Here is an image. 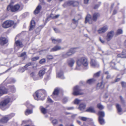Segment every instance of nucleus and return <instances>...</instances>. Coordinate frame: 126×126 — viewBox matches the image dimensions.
I'll use <instances>...</instances> for the list:
<instances>
[{"label": "nucleus", "mask_w": 126, "mask_h": 126, "mask_svg": "<svg viewBox=\"0 0 126 126\" xmlns=\"http://www.w3.org/2000/svg\"><path fill=\"white\" fill-rule=\"evenodd\" d=\"M77 66L75 69L80 70V66L82 65L84 69H87L88 68V62L87 58L85 57H80L78 59L77 61Z\"/></svg>", "instance_id": "obj_1"}, {"label": "nucleus", "mask_w": 126, "mask_h": 126, "mask_svg": "<svg viewBox=\"0 0 126 126\" xmlns=\"http://www.w3.org/2000/svg\"><path fill=\"white\" fill-rule=\"evenodd\" d=\"M46 94V92L45 90H41L36 91L33 95L34 99L36 100H43Z\"/></svg>", "instance_id": "obj_2"}, {"label": "nucleus", "mask_w": 126, "mask_h": 126, "mask_svg": "<svg viewBox=\"0 0 126 126\" xmlns=\"http://www.w3.org/2000/svg\"><path fill=\"white\" fill-rule=\"evenodd\" d=\"M20 7V6L19 4H17L13 6L10 4L7 6V9L8 11L10 10L11 12H15L18 11Z\"/></svg>", "instance_id": "obj_3"}, {"label": "nucleus", "mask_w": 126, "mask_h": 126, "mask_svg": "<svg viewBox=\"0 0 126 126\" xmlns=\"http://www.w3.org/2000/svg\"><path fill=\"white\" fill-rule=\"evenodd\" d=\"M14 21L11 20H7L4 21L2 24V27L5 29L11 27L14 23Z\"/></svg>", "instance_id": "obj_4"}, {"label": "nucleus", "mask_w": 126, "mask_h": 126, "mask_svg": "<svg viewBox=\"0 0 126 126\" xmlns=\"http://www.w3.org/2000/svg\"><path fill=\"white\" fill-rule=\"evenodd\" d=\"M25 105L27 108V109L26 110L25 112V114L26 115L31 114L33 113V110L32 106L29 104V102H27L26 104Z\"/></svg>", "instance_id": "obj_5"}, {"label": "nucleus", "mask_w": 126, "mask_h": 126, "mask_svg": "<svg viewBox=\"0 0 126 126\" xmlns=\"http://www.w3.org/2000/svg\"><path fill=\"white\" fill-rule=\"evenodd\" d=\"M10 98L8 97L2 101L0 103V107L1 108H6L7 105L10 102Z\"/></svg>", "instance_id": "obj_6"}, {"label": "nucleus", "mask_w": 126, "mask_h": 126, "mask_svg": "<svg viewBox=\"0 0 126 126\" xmlns=\"http://www.w3.org/2000/svg\"><path fill=\"white\" fill-rule=\"evenodd\" d=\"M73 92V95H81L83 94L81 92V90L78 86H75L74 88Z\"/></svg>", "instance_id": "obj_7"}, {"label": "nucleus", "mask_w": 126, "mask_h": 126, "mask_svg": "<svg viewBox=\"0 0 126 126\" xmlns=\"http://www.w3.org/2000/svg\"><path fill=\"white\" fill-rule=\"evenodd\" d=\"M114 35V32L113 31H111L109 32L107 35L106 39L108 41H110L113 38Z\"/></svg>", "instance_id": "obj_8"}, {"label": "nucleus", "mask_w": 126, "mask_h": 126, "mask_svg": "<svg viewBox=\"0 0 126 126\" xmlns=\"http://www.w3.org/2000/svg\"><path fill=\"white\" fill-rule=\"evenodd\" d=\"M118 62L117 59H113L109 63L110 67L112 69H117L116 65Z\"/></svg>", "instance_id": "obj_9"}, {"label": "nucleus", "mask_w": 126, "mask_h": 126, "mask_svg": "<svg viewBox=\"0 0 126 126\" xmlns=\"http://www.w3.org/2000/svg\"><path fill=\"white\" fill-rule=\"evenodd\" d=\"M23 46V44L22 42L20 40H18L16 41L15 43V47H14L15 51H16L18 49H17L18 47H21Z\"/></svg>", "instance_id": "obj_10"}, {"label": "nucleus", "mask_w": 126, "mask_h": 126, "mask_svg": "<svg viewBox=\"0 0 126 126\" xmlns=\"http://www.w3.org/2000/svg\"><path fill=\"white\" fill-rule=\"evenodd\" d=\"M90 64L91 66L94 68H97L99 67V65L97 62L93 59H91Z\"/></svg>", "instance_id": "obj_11"}, {"label": "nucleus", "mask_w": 126, "mask_h": 126, "mask_svg": "<svg viewBox=\"0 0 126 126\" xmlns=\"http://www.w3.org/2000/svg\"><path fill=\"white\" fill-rule=\"evenodd\" d=\"M108 26L106 25L103 27L100 28L98 30V32L99 34H101L105 32L108 30Z\"/></svg>", "instance_id": "obj_12"}, {"label": "nucleus", "mask_w": 126, "mask_h": 126, "mask_svg": "<svg viewBox=\"0 0 126 126\" xmlns=\"http://www.w3.org/2000/svg\"><path fill=\"white\" fill-rule=\"evenodd\" d=\"M8 92V89L4 87H0V96L3 94H6Z\"/></svg>", "instance_id": "obj_13"}, {"label": "nucleus", "mask_w": 126, "mask_h": 126, "mask_svg": "<svg viewBox=\"0 0 126 126\" xmlns=\"http://www.w3.org/2000/svg\"><path fill=\"white\" fill-rule=\"evenodd\" d=\"M88 22L90 24H91L92 23L91 16L89 14H88L86 16L85 21V23H87Z\"/></svg>", "instance_id": "obj_14"}, {"label": "nucleus", "mask_w": 126, "mask_h": 126, "mask_svg": "<svg viewBox=\"0 0 126 126\" xmlns=\"http://www.w3.org/2000/svg\"><path fill=\"white\" fill-rule=\"evenodd\" d=\"M11 119V118L7 115L5 116L0 120V122L2 123H5L7 122L8 120Z\"/></svg>", "instance_id": "obj_15"}, {"label": "nucleus", "mask_w": 126, "mask_h": 126, "mask_svg": "<svg viewBox=\"0 0 126 126\" xmlns=\"http://www.w3.org/2000/svg\"><path fill=\"white\" fill-rule=\"evenodd\" d=\"M75 63V61L73 59H69L67 60V64L70 67H72L73 66Z\"/></svg>", "instance_id": "obj_16"}, {"label": "nucleus", "mask_w": 126, "mask_h": 126, "mask_svg": "<svg viewBox=\"0 0 126 126\" xmlns=\"http://www.w3.org/2000/svg\"><path fill=\"white\" fill-rule=\"evenodd\" d=\"M8 42L6 38L3 37H1L0 38V43L2 45H3L6 44Z\"/></svg>", "instance_id": "obj_17"}, {"label": "nucleus", "mask_w": 126, "mask_h": 126, "mask_svg": "<svg viewBox=\"0 0 126 126\" xmlns=\"http://www.w3.org/2000/svg\"><path fill=\"white\" fill-rule=\"evenodd\" d=\"M60 90V89L59 88H57L55 89L53 93V94L52 95V97L53 98L55 99V96H57L58 95Z\"/></svg>", "instance_id": "obj_18"}, {"label": "nucleus", "mask_w": 126, "mask_h": 126, "mask_svg": "<svg viewBox=\"0 0 126 126\" xmlns=\"http://www.w3.org/2000/svg\"><path fill=\"white\" fill-rule=\"evenodd\" d=\"M117 58H126V50H123L122 54H118L117 56Z\"/></svg>", "instance_id": "obj_19"}, {"label": "nucleus", "mask_w": 126, "mask_h": 126, "mask_svg": "<svg viewBox=\"0 0 126 126\" xmlns=\"http://www.w3.org/2000/svg\"><path fill=\"white\" fill-rule=\"evenodd\" d=\"M46 70V69L45 68L40 70L38 73V75L39 77L40 78H42L45 73Z\"/></svg>", "instance_id": "obj_20"}, {"label": "nucleus", "mask_w": 126, "mask_h": 126, "mask_svg": "<svg viewBox=\"0 0 126 126\" xmlns=\"http://www.w3.org/2000/svg\"><path fill=\"white\" fill-rule=\"evenodd\" d=\"M73 0H69L67 1L66 2L64 3L63 5V6L64 7H66L67 6H69L70 5H73V3H74Z\"/></svg>", "instance_id": "obj_21"}, {"label": "nucleus", "mask_w": 126, "mask_h": 126, "mask_svg": "<svg viewBox=\"0 0 126 126\" xmlns=\"http://www.w3.org/2000/svg\"><path fill=\"white\" fill-rule=\"evenodd\" d=\"M74 50L73 49L71 48L67 52V53L63 56L65 58H66L67 57V56H69L72 55V54L75 53V51H73V50Z\"/></svg>", "instance_id": "obj_22"}, {"label": "nucleus", "mask_w": 126, "mask_h": 126, "mask_svg": "<svg viewBox=\"0 0 126 126\" xmlns=\"http://www.w3.org/2000/svg\"><path fill=\"white\" fill-rule=\"evenodd\" d=\"M86 107V105L84 103L80 104L78 109L80 111L83 112L84 110L85 109Z\"/></svg>", "instance_id": "obj_23"}, {"label": "nucleus", "mask_w": 126, "mask_h": 126, "mask_svg": "<svg viewBox=\"0 0 126 126\" xmlns=\"http://www.w3.org/2000/svg\"><path fill=\"white\" fill-rule=\"evenodd\" d=\"M116 107L118 113L120 115L121 114H122L121 112L122 111V110L121 106L119 104H116Z\"/></svg>", "instance_id": "obj_24"}, {"label": "nucleus", "mask_w": 126, "mask_h": 126, "mask_svg": "<svg viewBox=\"0 0 126 126\" xmlns=\"http://www.w3.org/2000/svg\"><path fill=\"white\" fill-rule=\"evenodd\" d=\"M104 87V85L103 84L102 81L100 83H98L97 85L96 88L97 89H102Z\"/></svg>", "instance_id": "obj_25"}, {"label": "nucleus", "mask_w": 126, "mask_h": 126, "mask_svg": "<svg viewBox=\"0 0 126 126\" xmlns=\"http://www.w3.org/2000/svg\"><path fill=\"white\" fill-rule=\"evenodd\" d=\"M61 48V47L60 46L57 45L51 49L50 50V52L55 51L58 50L60 49Z\"/></svg>", "instance_id": "obj_26"}, {"label": "nucleus", "mask_w": 126, "mask_h": 126, "mask_svg": "<svg viewBox=\"0 0 126 126\" xmlns=\"http://www.w3.org/2000/svg\"><path fill=\"white\" fill-rule=\"evenodd\" d=\"M35 24L34 21L33 20H32L30 23V26L29 29V31L32 30L34 28Z\"/></svg>", "instance_id": "obj_27"}, {"label": "nucleus", "mask_w": 126, "mask_h": 126, "mask_svg": "<svg viewBox=\"0 0 126 126\" xmlns=\"http://www.w3.org/2000/svg\"><path fill=\"white\" fill-rule=\"evenodd\" d=\"M42 8L41 6L40 5H38L36 7V9L34 11V13L35 14L38 13L40 12Z\"/></svg>", "instance_id": "obj_28"}, {"label": "nucleus", "mask_w": 126, "mask_h": 126, "mask_svg": "<svg viewBox=\"0 0 126 126\" xmlns=\"http://www.w3.org/2000/svg\"><path fill=\"white\" fill-rule=\"evenodd\" d=\"M57 77L62 79H63L64 78V77L63 75V73L62 71L61 70L58 73Z\"/></svg>", "instance_id": "obj_29"}, {"label": "nucleus", "mask_w": 126, "mask_h": 126, "mask_svg": "<svg viewBox=\"0 0 126 126\" xmlns=\"http://www.w3.org/2000/svg\"><path fill=\"white\" fill-rule=\"evenodd\" d=\"M99 14L98 13H94L93 15V20L94 21H96L97 18L99 16Z\"/></svg>", "instance_id": "obj_30"}, {"label": "nucleus", "mask_w": 126, "mask_h": 126, "mask_svg": "<svg viewBox=\"0 0 126 126\" xmlns=\"http://www.w3.org/2000/svg\"><path fill=\"white\" fill-rule=\"evenodd\" d=\"M98 118H103L105 116V113L104 111H99L98 112Z\"/></svg>", "instance_id": "obj_31"}, {"label": "nucleus", "mask_w": 126, "mask_h": 126, "mask_svg": "<svg viewBox=\"0 0 126 126\" xmlns=\"http://www.w3.org/2000/svg\"><path fill=\"white\" fill-rule=\"evenodd\" d=\"M79 19V18H78L77 17H75L72 20V23L76 24H77Z\"/></svg>", "instance_id": "obj_32"}, {"label": "nucleus", "mask_w": 126, "mask_h": 126, "mask_svg": "<svg viewBox=\"0 0 126 126\" xmlns=\"http://www.w3.org/2000/svg\"><path fill=\"white\" fill-rule=\"evenodd\" d=\"M52 43L54 44H58L60 43L61 42V39H51Z\"/></svg>", "instance_id": "obj_33"}, {"label": "nucleus", "mask_w": 126, "mask_h": 126, "mask_svg": "<svg viewBox=\"0 0 126 126\" xmlns=\"http://www.w3.org/2000/svg\"><path fill=\"white\" fill-rule=\"evenodd\" d=\"M86 111L87 112H89L91 113H95V111L94 110V108L93 107H90L88 108L86 110Z\"/></svg>", "instance_id": "obj_34"}, {"label": "nucleus", "mask_w": 126, "mask_h": 126, "mask_svg": "<svg viewBox=\"0 0 126 126\" xmlns=\"http://www.w3.org/2000/svg\"><path fill=\"white\" fill-rule=\"evenodd\" d=\"M98 120L100 124L101 125H103L105 123V120L103 118H98Z\"/></svg>", "instance_id": "obj_35"}, {"label": "nucleus", "mask_w": 126, "mask_h": 126, "mask_svg": "<svg viewBox=\"0 0 126 126\" xmlns=\"http://www.w3.org/2000/svg\"><path fill=\"white\" fill-rule=\"evenodd\" d=\"M95 80L94 79H91L88 80L87 81V83L89 84H91L94 83L95 81Z\"/></svg>", "instance_id": "obj_36"}, {"label": "nucleus", "mask_w": 126, "mask_h": 126, "mask_svg": "<svg viewBox=\"0 0 126 126\" xmlns=\"http://www.w3.org/2000/svg\"><path fill=\"white\" fill-rule=\"evenodd\" d=\"M101 71H99L98 72L94 74V77H99L101 73Z\"/></svg>", "instance_id": "obj_37"}, {"label": "nucleus", "mask_w": 126, "mask_h": 126, "mask_svg": "<svg viewBox=\"0 0 126 126\" xmlns=\"http://www.w3.org/2000/svg\"><path fill=\"white\" fill-rule=\"evenodd\" d=\"M97 108L100 110H102L104 109V107L101 104H98L97 105Z\"/></svg>", "instance_id": "obj_38"}, {"label": "nucleus", "mask_w": 126, "mask_h": 126, "mask_svg": "<svg viewBox=\"0 0 126 126\" xmlns=\"http://www.w3.org/2000/svg\"><path fill=\"white\" fill-rule=\"evenodd\" d=\"M9 89L13 92H14L16 91V88L14 86H10Z\"/></svg>", "instance_id": "obj_39"}, {"label": "nucleus", "mask_w": 126, "mask_h": 126, "mask_svg": "<svg viewBox=\"0 0 126 126\" xmlns=\"http://www.w3.org/2000/svg\"><path fill=\"white\" fill-rule=\"evenodd\" d=\"M41 110L42 113L43 114H45L47 112V110L45 108L42 107L41 109Z\"/></svg>", "instance_id": "obj_40"}, {"label": "nucleus", "mask_w": 126, "mask_h": 126, "mask_svg": "<svg viewBox=\"0 0 126 126\" xmlns=\"http://www.w3.org/2000/svg\"><path fill=\"white\" fill-rule=\"evenodd\" d=\"M123 33V31L122 29H118L117 32L116 34L117 35H119Z\"/></svg>", "instance_id": "obj_41"}, {"label": "nucleus", "mask_w": 126, "mask_h": 126, "mask_svg": "<svg viewBox=\"0 0 126 126\" xmlns=\"http://www.w3.org/2000/svg\"><path fill=\"white\" fill-rule=\"evenodd\" d=\"M33 64L32 63H29L27 64H26V65L24 66V67L26 68L27 67H28V66L31 65L32 66H33V68H34V67L33 66Z\"/></svg>", "instance_id": "obj_42"}, {"label": "nucleus", "mask_w": 126, "mask_h": 126, "mask_svg": "<svg viewBox=\"0 0 126 126\" xmlns=\"http://www.w3.org/2000/svg\"><path fill=\"white\" fill-rule=\"evenodd\" d=\"M73 2V6H77L79 4V2L78 1H74Z\"/></svg>", "instance_id": "obj_43"}, {"label": "nucleus", "mask_w": 126, "mask_h": 126, "mask_svg": "<svg viewBox=\"0 0 126 126\" xmlns=\"http://www.w3.org/2000/svg\"><path fill=\"white\" fill-rule=\"evenodd\" d=\"M68 101V99L66 97H65L63 98V102L64 103H65L67 102Z\"/></svg>", "instance_id": "obj_44"}, {"label": "nucleus", "mask_w": 126, "mask_h": 126, "mask_svg": "<svg viewBox=\"0 0 126 126\" xmlns=\"http://www.w3.org/2000/svg\"><path fill=\"white\" fill-rule=\"evenodd\" d=\"M46 61V60L45 59H43L40 60L39 63L41 64H42L45 63Z\"/></svg>", "instance_id": "obj_45"}, {"label": "nucleus", "mask_w": 126, "mask_h": 126, "mask_svg": "<svg viewBox=\"0 0 126 126\" xmlns=\"http://www.w3.org/2000/svg\"><path fill=\"white\" fill-rule=\"evenodd\" d=\"M81 101V100H79L78 99H76L75 100L74 103L75 104H78Z\"/></svg>", "instance_id": "obj_46"}, {"label": "nucleus", "mask_w": 126, "mask_h": 126, "mask_svg": "<svg viewBox=\"0 0 126 126\" xmlns=\"http://www.w3.org/2000/svg\"><path fill=\"white\" fill-rule=\"evenodd\" d=\"M101 3L100 2H99V4H96L95 5L94 8L95 9H96L98 8L100 6V5Z\"/></svg>", "instance_id": "obj_47"}, {"label": "nucleus", "mask_w": 126, "mask_h": 126, "mask_svg": "<svg viewBox=\"0 0 126 126\" xmlns=\"http://www.w3.org/2000/svg\"><path fill=\"white\" fill-rule=\"evenodd\" d=\"M41 79V78H39L37 76H35L33 77V79L35 80H36L39 79Z\"/></svg>", "instance_id": "obj_48"}, {"label": "nucleus", "mask_w": 126, "mask_h": 126, "mask_svg": "<svg viewBox=\"0 0 126 126\" xmlns=\"http://www.w3.org/2000/svg\"><path fill=\"white\" fill-rule=\"evenodd\" d=\"M41 30L40 27H39L37 28L35 30V32L37 33H38L40 32Z\"/></svg>", "instance_id": "obj_49"}, {"label": "nucleus", "mask_w": 126, "mask_h": 126, "mask_svg": "<svg viewBox=\"0 0 126 126\" xmlns=\"http://www.w3.org/2000/svg\"><path fill=\"white\" fill-rule=\"evenodd\" d=\"M39 57H36L32 58V61H35L39 59Z\"/></svg>", "instance_id": "obj_50"}, {"label": "nucleus", "mask_w": 126, "mask_h": 126, "mask_svg": "<svg viewBox=\"0 0 126 126\" xmlns=\"http://www.w3.org/2000/svg\"><path fill=\"white\" fill-rule=\"evenodd\" d=\"M53 56L51 55H47V58L48 59L50 60L53 59Z\"/></svg>", "instance_id": "obj_51"}, {"label": "nucleus", "mask_w": 126, "mask_h": 126, "mask_svg": "<svg viewBox=\"0 0 126 126\" xmlns=\"http://www.w3.org/2000/svg\"><path fill=\"white\" fill-rule=\"evenodd\" d=\"M19 72L21 73H23L24 72L23 67H20L18 70Z\"/></svg>", "instance_id": "obj_52"}, {"label": "nucleus", "mask_w": 126, "mask_h": 126, "mask_svg": "<svg viewBox=\"0 0 126 126\" xmlns=\"http://www.w3.org/2000/svg\"><path fill=\"white\" fill-rule=\"evenodd\" d=\"M47 101L49 103H52L53 102V101L49 97H48L47 99Z\"/></svg>", "instance_id": "obj_53"}, {"label": "nucleus", "mask_w": 126, "mask_h": 126, "mask_svg": "<svg viewBox=\"0 0 126 126\" xmlns=\"http://www.w3.org/2000/svg\"><path fill=\"white\" fill-rule=\"evenodd\" d=\"M71 48L73 49L74 50H73V51H75V53L79 49V47H75V48Z\"/></svg>", "instance_id": "obj_54"}, {"label": "nucleus", "mask_w": 126, "mask_h": 126, "mask_svg": "<svg viewBox=\"0 0 126 126\" xmlns=\"http://www.w3.org/2000/svg\"><path fill=\"white\" fill-rule=\"evenodd\" d=\"M80 119L84 121H86L88 119V118L85 117H81Z\"/></svg>", "instance_id": "obj_55"}, {"label": "nucleus", "mask_w": 126, "mask_h": 126, "mask_svg": "<svg viewBox=\"0 0 126 126\" xmlns=\"http://www.w3.org/2000/svg\"><path fill=\"white\" fill-rule=\"evenodd\" d=\"M52 122L53 124H56L57 123V120L56 119H54L52 120Z\"/></svg>", "instance_id": "obj_56"}, {"label": "nucleus", "mask_w": 126, "mask_h": 126, "mask_svg": "<svg viewBox=\"0 0 126 126\" xmlns=\"http://www.w3.org/2000/svg\"><path fill=\"white\" fill-rule=\"evenodd\" d=\"M15 115V114L13 113H12L10 114L7 115L8 116H9V117L11 118L14 116Z\"/></svg>", "instance_id": "obj_57"}, {"label": "nucleus", "mask_w": 126, "mask_h": 126, "mask_svg": "<svg viewBox=\"0 0 126 126\" xmlns=\"http://www.w3.org/2000/svg\"><path fill=\"white\" fill-rule=\"evenodd\" d=\"M6 51L8 52V53H10L12 52L13 51V49L12 48L8 49H7Z\"/></svg>", "instance_id": "obj_58"}, {"label": "nucleus", "mask_w": 126, "mask_h": 126, "mask_svg": "<svg viewBox=\"0 0 126 126\" xmlns=\"http://www.w3.org/2000/svg\"><path fill=\"white\" fill-rule=\"evenodd\" d=\"M66 109L68 110H71L74 109V108L73 107H67Z\"/></svg>", "instance_id": "obj_59"}, {"label": "nucleus", "mask_w": 126, "mask_h": 126, "mask_svg": "<svg viewBox=\"0 0 126 126\" xmlns=\"http://www.w3.org/2000/svg\"><path fill=\"white\" fill-rule=\"evenodd\" d=\"M121 84L123 87H125L126 86V83L125 82H122L121 83Z\"/></svg>", "instance_id": "obj_60"}, {"label": "nucleus", "mask_w": 126, "mask_h": 126, "mask_svg": "<svg viewBox=\"0 0 126 126\" xmlns=\"http://www.w3.org/2000/svg\"><path fill=\"white\" fill-rule=\"evenodd\" d=\"M89 0H84V3L85 4H87L89 2Z\"/></svg>", "instance_id": "obj_61"}, {"label": "nucleus", "mask_w": 126, "mask_h": 126, "mask_svg": "<svg viewBox=\"0 0 126 126\" xmlns=\"http://www.w3.org/2000/svg\"><path fill=\"white\" fill-rule=\"evenodd\" d=\"M120 98L121 101L122 102V103H124V100H123V99L122 97L121 96H120Z\"/></svg>", "instance_id": "obj_62"}, {"label": "nucleus", "mask_w": 126, "mask_h": 126, "mask_svg": "<svg viewBox=\"0 0 126 126\" xmlns=\"http://www.w3.org/2000/svg\"><path fill=\"white\" fill-rule=\"evenodd\" d=\"M99 40L102 43H104L105 42L104 40H102L100 37L99 38Z\"/></svg>", "instance_id": "obj_63"}, {"label": "nucleus", "mask_w": 126, "mask_h": 126, "mask_svg": "<svg viewBox=\"0 0 126 126\" xmlns=\"http://www.w3.org/2000/svg\"><path fill=\"white\" fill-rule=\"evenodd\" d=\"M54 30L56 32H59V30L57 28H54Z\"/></svg>", "instance_id": "obj_64"}]
</instances>
